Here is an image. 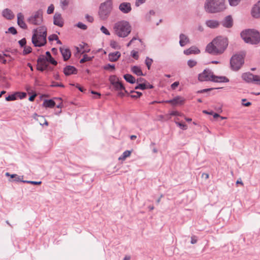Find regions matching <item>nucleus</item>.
<instances>
[{"label":"nucleus","instance_id":"1","mask_svg":"<svg viewBox=\"0 0 260 260\" xmlns=\"http://www.w3.org/2000/svg\"><path fill=\"white\" fill-rule=\"evenodd\" d=\"M228 45L226 38L218 36L209 43L206 47V51L210 54L218 55L224 52Z\"/></svg>","mask_w":260,"mask_h":260},{"label":"nucleus","instance_id":"2","mask_svg":"<svg viewBox=\"0 0 260 260\" xmlns=\"http://www.w3.org/2000/svg\"><path fill=\"white\" fill-rule=\"evenodd\" d=\"M47 28L42 26L33 30L32 43L35 47H42L47 43Z\"/></svg>","mask_w":260,"mask_h":260},{"label":"nucleus","instance_id":"3","mask_svg":"<svg viewBox=\"0 0 260 260\" xmlns=\"http://www.w3.org/2000/svg\"><path fill=\"white\" fill-rule=\"evenodd\" d=\"M241 37L244 42L250 44H257L260 42V34L254 29H247L241 32Z\"/></svg>","mask_w":260,"mask_h":260},{"label":"nucleus","instance_id":"4","mask_svg":"<svg viewBox=\"0 0 260 260\" xmlns=\"http://www.w3.org/2000/svg\"><path fill=\"white\" fill-rule=\"evenodd\" d=\"M204 8L209 13H215L225 9L224 0H206Z\"/></svg>","mask_w":260,"mask_h":260},{"label":"nucleus","instance_id":"5","mask_svg":"<svg viewBox=\"0 0 260 260\" xmlns=\"http://www.w3.org/2000/svg\"><path fill=\"white\" fill-rule=\"evenodd\" d=\"M114 29L119 37L125 38L131 32V26L128 21L122 20L114 24Z\"/></svg>","mask_w":260,"mask_h":260},{"label":"nucleus","instance_id":"6","mask_svg":"<svg viewBox=\"0 0 260 260\" xmlns=\"http://www.w3.org/2000/svg\"><path fill=\"white\" fill-rule=\"evenodd\" d=\"M244 63V55L240 54L234 55L230 59V65L232 70L238 71Z\"/></svg>","mask_w":260,"mask_h":260},{"label":"nucleus","instance_id":"7","mask_svg":"<svg viewBox=\"0 0 260 260\" xmlns=\"http://www.w3.org/2000/svg\"><path fill=\"white\" fill-rule=\"evenodd\" d=\"M43 21V11L41 9L35 12L27 19V21L28 23L35 25H40Z\"/></svg>","mask_w":260,"mask_h":260},{"label":"nucleus","instance_id":"8","mask_svg":"<svg viewBox=\"0 0 260 260\" xmlns=\"http://www.w3.org/2000/svg\"><path fill=\"white\" fill-rule=\"evenodd\" d=\"M112 10L110 4L107 3H102L99 9V15L102 20H105L107 19Z\"/></svg>","mask_w":260,"mask_h":260},{"label":"nucleus","instance_id":"9","mask_svg":"<svg viewBox=\"0 0 260 260\" xmlns=\"http://www.w3.org/2000/svg\"><path fill=\"white\" fill-rule=\"evenodd\" d=\"M214 74L213 72L210 69H205L204 71L199 74L198 80L200 81H211L213 78Z\"/></svg>","mask_w":260,"mask_h":260},{"label":"nucleus","instance_id":"10","mask_svg":"<svg viewBox=\"0 0 260 260\" xmlns=\"http://www.w3.org/2000/svg\"><path fill=\"white\" fill-rule=\"evenodd\" d=\"M184 99L181 96H177L175 97L172 100H167V101H154L152 102V104H154L155 103H169L171 104L172 106H176V105H182L184 104Z\"/></svg>","mask_w":260,"mask_h":260},{"label":"nucleus","instance_id":"11","mask_svg":"<svg viewBox=\"0 0 260 260\" xmlns=\"http://www.w3.org/2000/svg\"><path fill=\"white\" fill-rule=\"evenodd\" d=\"M119 10L124 14H127L132 10L131 4L127 2H123L119 6Z\"/></svg>","mask_w":260,"mask_h":260},{"label":"nucleus","instance_id":"12","mask_svg":"<svg viewBox=\"0 0 260 260\" xmlns=\"http://www.w3.org/2000/svg\"><path fill=\"white\" fill-rule=\"evenodd\" d=\"M53 24L59 27H62L64 24L61 15L58 13H55L53 17Z\"/></svg>","mask_w":260,"mask_h":260},{"label":"nucleus","instance_id":"13","mask_svg":"<svg viewBox=\"0 0 260 260\" xmlns=\"http://www.w3.org/2000/svg\"><path fill=\"white\" fill-rule=\"evenodd\" d=\"M63 73L67 76L77 74V69L72 66H67L63 69Z\"/></svg>","mask_w":260,"mask_h":260},{"label":"nucleus","instance_id":"14","mask_svg":"<svg viewBox=\"0 0 260 260\" xmlns=\"http://www.w3.org/2000/svg\"><path fill=\"white\" fill-rule=\"evenodd\" d=\"M222 25L226 28H231L233 25V20L231 15L226 16L221 22Z\"/></svg>","mask_w":260,"mask_h":260},{"label":"nucleus","instance_id":"15","mask_svg":"<svg viewBox=\"0 0 260 260\" xmlns=\"http://www.w3.org/2000/svg\"><path fill=\"white\" fill-rule=\"evenodd\" d=\"M251 15L255 18H260V1L253 7Z\"/></svg>","mask_w":260,"mask_h":260},{"label":"nucleus","instance_id":"16","mask_svg":"<svg viewBox=\"0 0 260 260\" xmlns=\"http://www.w3.org/2000/svg\"><path fill=\"white\" fill-rule=\"evenodd\" d=\"M60 51L63 57L64 61H67L69 59L71 55V52L69 48L60 47Z\"/></svg>","mask_w":260,"mask_h":260},{"label":"nucleus","instance_id":"17","mask_svg":"<svg viewBox=\"0 0 260 260\" xmlns=\"http://www.w3.org/2000/svg\"><path fill=\"white\" fill-rule=\"evenodd\" d=\"M46 57L44 55L40 56L39 57H43L45 61L51 63L54 66H56L57 64V62L51 56V53L49 51L46 52Z\"/></svg>","mask_w":260,"mask_h":260},{"label":"nucleus","instance_id":"18","mask_svg":"<svg viewBox=\"0 0 260 260\" xmlns=\"http://www.w3.org/2000/svg\"><path fill=\"white\" fill-rule=\"evenodd\" d=\"M24 16L21 13H19L17 14V24L18 25L23 29H26L27 25L23 20Z\"/></svg>","mask_w":260,"mask_h":260},{"label":"nucleus","instance_id":"19","mask_svg":"<svg viewBox=\"0 0 260 260\" xmlns=\"http://www.w3.org/2000/svg\"><path fill=\"white\" fill-rule=\"evenodd\" d=\"M2 15L4 17L8 20H11L14 18L15 15L12 11L9 9H5L2 12Z\"/></svg>","mask_w":260,"mask_h":260},{"label":"nucleus","instance_id":"20","mask_svg":"<svg viewBox=\"0 0 260 260\" xmlns=\"http://www.w3.org/2000/svg\"><path fill=\"white\" fill-rule=\"evenodd\" d=\"M121 53L119 51L110 53L108 55L109 61L112 62L116 61L120 57Z\"/></svg>","mask_w":260,"mask_h":260},{"label":"nucleus","instance_id":"21","mask_svg":"<svg viewBox=\"0 0 260 260\" xmlns=\"http://www.w3.org/2000/svg\"><path fill=\"white\" fill-rule=\"evenodd\" d=\"M200 53V50L195 46H192L189 48L185 50L184 51V53L185 55H190L191 54H198Z\"/></svg>","mask_w":260,"mask_h":260},{"label":"nucleus","instance_id":"22","mask_svg":"<svg viewBox=\"0 0 260 260\" xmlns=\"http://www.w3.org/2000/svg\"><path fill=\"white\" fill-rule=\"evenodd\" d=\"M179 39V44L181 47L184 46L189 42V39L188 37L183 34L180 35Z\"/></svg>","mask_w":260,"mask_h":260},{"label":"nucleus","instance_id":"23","mask_svg":"<svg viewBox=\"0 0 260 260\" xmlns=\"http://www.w3.org/2000/svg\"><path fill=\"white\" fill-rule=\"evenodd\" d=\"M211 81L214 82H229V79L225 76H217L214 75L213 78L211 79Z\"/></svg>","mask_w":260,"mask_h":260},{"label":"nucleus","instance_id":"24","mask_svg":"<svg viewBox=\"0 0 260 260\" xmlns=\"http://www.w3.org/2000/svg\"><path fill=\"white\" fill-rule=\"evenodd\" d=\"M206 24L210 28H215L219 25V23L215 20H208L206 21Z\"/></svg>","mask_w":260,"mask_h":260},{"label":"nucleus","instance_id":"25","mask_svg":"<svg viewBox=\"0 0 260 260\" xmlns=\"http://www.w3.org/2000/svg\"><path fill=\"white\" fill-rule=\"evenodd\" d=\"M253 74L250 72L244 73L242 75V78L247 83H252Z\"/></svg>","mask_w":260,"mask_h":260},{"label":"nucleus","instance_id":"26","mask_svg":"<svg viewBox=\"0 0 260 260\" xmlns=\"http://www.w3.org/2000/svg\"><path fill=\"white\" fill-rule=\"evenodd\" d=\"M131 71L135 74V75L141 76H145V75L143 73L142 70L140 67L137 66H134L131 68Z\"/></svg>","mask_w":260,"mask_h":260},{"label":"nucleus","instance_id":"27","mask_svg":"<svg viewBox=\"0 0 260 260\" xmlns=\"http://www.w3.org/2000/svg\"><path fill=\"white\" fill-rule=\"evenodd\" d=\"M113 86L116 90H119V91L124 90V92L126 93H127L128 95H129L128 91L125 89L124 85L122 84V83L121 82L119 81V82L116 83V84L113 85Z\"/></svg>","mask_w":260,"mask_h":260},{"label":"nucleus","instance_id":"28","mask_svg":"<svg viewBox=\"0 0 260 260\" xmlns=\"http://www.w3.org/2000/svg\"><path fill=\"white\" fill-rule=\"evenodd\" d=\"M124 79L125 81L131 84H134L136 82L135 78L131 74H126L123 76Z\"/></svg>","mask_w":260,"mask_h":260},{"label":"nucleus","instance_id":"29","mask_svg":"<svg viewBox=\"0 0 260 260\" xmlns=\"http://www.w3.org/2000/svg\"><path fill=\"white\" fill-rule=\"evenodd\" d=\"M55 103L52 100H45L43 102V106L47 108H53L55 106Z\"/></svg>","mask_w":260,"mask_h":260},{"label":"nucleus","instance_id":"30","mask_svg":"<svg viewBox=\"0 0 260 260\" xmlns=\"http://www.w3.org/2000/svg\"><path fill=\"white\" fill-rule=\"evenodd\" d=\"M47 61H45L43 57H39L37 59L38 64L42 65L45 70L48 68L49 65L46 63Z\"/></svg>","mask_w":260,"mask_h":260},{"label":"nucleus","instance_id":"31","mask_svg":"<svg viewBox=\"0 0 260 260\" xmlns=\"http://www.w3.org/2000/svg\"><path fill=\"white\" fill-rule=\"evenodd\" d=\"M131 154V151L129 150H126L123 152L122 154L119 157V160H124L125 158L129 156H130Z\"/></svg>","mask_w":260,"mask_h":260},{"label":"nucleus","instance_id":"32","mask_svg":"<svg viewBox=\"0 0 260 260\" xmlns=\"http://www.w3.org/2000/svg\"><path fill=\"white\" fill-rule=\"evenodd\" d=\"M93 58V56L90 57L87 54H84L83 56V58L80 60V62L81 63H83L86 61H90Z\"/></svg>","mask_w":260,"mask_h":260},{"label":"nucleus","instance_id":"33","mask_svg":"<svg viewBox=\"0 0 260 260\" xmlns=\"http://www.w3.org/2000/svg\"><path fill=\"white\" fill-rule=\"evenodd\" d=\"M109 81L112 85L119 82V81L118 80V79H117L115 75L110 76L109 77Z\"/></svg>","mask_w":260,"mask_h":260},{"label":"nucleus","instance_id":"34","mask_svg":"<svg viewBox=\"0 0 260 260\" xmlns=\"http://www.w3.org/2000/svg\"><path fill=\"white\" fill-rule=\"evenodd\" d=\"M130 93H134V94H131L130 95V96L132 98H140L141 96H142V92H139V91H135L134 90H131L130 91Z\"/></svg>","mask_w":260,"mask_h":260},{"label":"nucleus","instance_id":"35","mask_svg":"<svg viewBox=\"0 0 260 260\" xmlns=\"http://www.w3.org/2000/svg\"><path fill=\"white\" fill-rule=\"evenodd\" d=\"M152 62H153V60L152 58H150L149 57H146V59L145 60V63L148 70H150Z\"/></svg>","mask_w":260,"mask_h":260},{"label":"nucleus","instance_id":"36","mask_svg":"<svg viewBox=\"0 0 260 260\" xmlns=\"http://www.w3.org/2000/svg\"><path fill=\"white\" fill-rule=\"evenodd\" d=\"M147 89V84L145 83H139L135 87V89L145 90Z\"/></svg>","mask_w":260,"mask_h":260},{"label":"nucleus","instance_id":"37","mask_svg":"<svg viewBox=\"0 0 260 260\" xmlns=\"http://www.w3.org/2000/svg\"><path fill=\"white\" fill-rule=\"evenodd\" d=\"M155 12L153 10H150L149 12L147 13L145 15V19L150 21L151 20V16L155 15Z\"/></svg>","mask_w":260,"mask_h":260},{"label":"nucleus","instance_id":"38","mask_svg":"<svg viewBox=\"0 0 260 260\" xmlns=\"http://www.w3.org/2000/svg\"><path fill=\"white\" fill-rule=\"evenodd\" d=\"M252 82L260 85V76L253 74Z\"/></svg>","mask_w":260,"mask_h":260},{"label":"nucleus","instance_id":"39","mask_svg":"<svg viewBox=\"0 0 260 260\" xmlns=\"http://www.w3.org/2000/svg\"><path fill=\"white\" fill-rule=\"evenodd\" d=\"M31 51H32V49H31V47L25 46L24 47V50L23 51V54L24 55H27V54L30 53L31 52Z\"/></svg>","mask_w":260,"mask_h":260},{"label":"nucleus","instance_id":"40","mask_svg":"<svg viewBox=\"0 0 260 260\" xmlns=\"http://www.w3.org/2000/svg\"><path fill=\"white\" fill-rule=\"evenodd\" d=\"M70 0H60V6L62 9L68 6L69 4Z\"/></svg>","mask_w":260,"mask_h":260},{"label":"nucleus","instance_id":"41","mask_svg":"<svg viewBox=\"0 0 260 260\" xmlns=\"http://www.w3.org/2000/svg\"><path fill=\"white\" fill-rule=\"evenodd\" d=\"M197 64V62L196 60L189 59L187 61V65L190 68H193L196 66Z\"/></svg>","mask_w":260,"mask_h":260},{"label":"nucleus","instance_id":"42","mask_svg":"<svg viewBox=\"0 0 260 260\" xmlns=\"http://www.w3.org/2000/svg\"><path fill=\"white\" fill-rule=\"evenodd\" d=\"M176 124L182 129L185 130L187 128V126L186 124L184 123H181L180 122H176Z\"/></svg>","mask_w":260,"mask_h":260},{"label":"nucleus","instance_id":"43","mask_svg":"<svg viewBox=\"0 0 260 260\" xmlns=\"http://www.w3.org/2000/svg\"><path fill=\"white\" fill-rule=\"evenodd\" d=\"M241 0H229L230 5L231 6H237Z\"/></svg>","mask_w":260,"mask_h":260},{"label":"nucleus","instance_id":"44","mask_svg":"<svg viewBox=\"0 0 260 260\" xmlns=\"http://www.w3.org/2000/svg\"><path fill=\"white\" fill-rule=\"evenodd\" d=\"M6 32H10L12 35H16L17 34V31L14 27L11 26L8 28V31H6Z\"/></svg>","mask_w":260,"mask_h":260},{"label":"nucleus","instance_id":"45","mask_svg":"<svg viewBox=\"0 0 260 260\" xmlns=\"http://www.w3.org/2000/svg\"><path fill=\"white\" fill-rule=\"evenodd\" d=\"M50 87H64V86L62 83H59L57 82H55V81H52V84L50 85Z\"/></svg>","mask_w":260,"mask_h":260},{"label":"nucleus","instance_id":"46","mask_svg":"<svg viewBox=\"0 0 260 260\" xmlns=\"http://www.w3.org/2000/svg\"><path fill=\"white\" fill-rule=\"evenodd\" d=\"M15 100H16V96L15 94L9 95L6 98V100L7 101H15Z\"/></svg>","mask_w":260,"mask_h":260},{"label":"nucleus","instance_id":"47","mask_svg":"<svg viewBox=\"0 0 260 260\" xmlns=\"http://www.w3.org/2000/svg\"><path fill=\"white\" fill-rule=\"evenodd\" d=\"M22 182L29 183L33 185H40L42 183L41 181H22Z\"/></svg>","mask_w":260,"mask_h":260},{"label":"nucleus","instance_id":"48","mask_svg":"<svg viewBox=\"0 0 260 260\" xmlns=\"http://www.w3.org/2000/svg\"><path fill=\"white\" fill-rule=\"evenodd\" d=\"M76 25L78 28H80V29H82L83 30H86L87 28V26L85 24H83L81 22H79L78 23H77Z\"/></svg>","mask_w":260,"mask_h":260},{"label":"nucleus","instance_id":"49","mask_svg":"<svg viewBox=\"0 0 260 260\" xmlns=\"http://www.w3.org/2000/svg\"><path fill=\"white\" fill-rule=\"evenodd\" d=\"M110 46L115 49H119V47L117 44V43L115 41H111L110 42Z\"/></svg>","mask_w":260,"mask_h":260},{"label":"nucleus","instance_id":"50","mask_svg":"<svg viewBox=\"0 0 260 260\" xmlns=\"http://www.w3.org/2000/svg\"><path fill=\"white\" fill-rule=\"evenodd\" d=\"M101 31L104 34L109 36L110 33L109 31L104 26H102L100 28Z\"/></svg>","mask_w":260,"mask_h":260},{"label":"nucleus","instance_id":"51","mask_svg":"<svg viewBox=\"0 0 260 260\" xmlns=\"http://www.w3.org/2000/svg\"><path fill=\"white\" fill-rule=\"evenodd\" d=\"M115 69V68L114 64H111L110 63H108L104 67V69H105L106 70H108L109 69H111L112 70H114Z\"/></svg>","mask_w":260,"mask_h":260},{"label":"nucleus","instance_id":"52","mask_svg":"<svg viewBox=\"0 0 260 260\" xmlns=\"http://www.w3.org/2000/svg\"><path fill=\"white\" fill-rule=\"evenodd\" d=\"M54 10V7L53 4L50 5L47 9V13L48 14H50L53 13Z\"/></svg>","mask_w":260,"mask_h":260},{"label":"nucleus","instance_id":"53","mask_svg":"<svg viewBox=\"0 0 260 260\" xmlns=\"http://www.w3.org/2000/svg\"><path fill=\"white\" fill-rule=\"evenodd\" d=\"M18 43L21 47H24L25 46V45L26 43V41L25 38H23L21 40H19L18 41Z\"/></svg>","mask_w":260,"mask_h":260},{"label":"nucleus","instance_id":"54","mask_svg":"<svg viewBox=\"0 0 260 260\" xmlns=\"http://www.w3.org/2000/svg\"><path fill=\"white\" fill-rule=\"evenodd\" d=\"M246 99H243L242 100V105L245 107H249L251 105V103L249 102H246Z\"/></svg>","mask_w":260,"mask_h":260},{"label":"nucleus","instance_id":"55","mask_svg":"<svg viewBox=\"0 0 260 260\" xmlns=\"http://www.w3.org/2000/svg\"><path fill=\"white\" fill-rule=\"evenodd\" d=\"M246 99H243L242 100V105L245 107H249L251 105V103L249 102H246Z\"/></svg>","mask_w":260,"mask_h":260},{"label":"nucleus","instance_id":"56","mask_svg":"<svg viewBox=\"0 0 260 260\" xmlns=\"http://www.w3.org/2000/svg\"><path fill=\"white\" fill-rule=\"evenodd\" d=\"M131 55L135 59H138L139 58L138 52L136 51H135V50L132 51Z\"/></svg>","mask_w":260,"mask_h":260},{"label":"nucleus","instance_id":"57","mask_svg":"<svg viewBox=\"0 0 260 260\" xmlns=\"http://www.w3.org/2000/svg\"><path fill=\"white\" fill-rule=\"evenodd\" d=\"M214 89H215L214 88H209L204 89H202V90L198 91L197 92L199 93H205V92H207L208 91H211Z\"/></svg>","mask_w":260,"mask_h":260},{"label":"nucleus","instance_id":"58","mask_svg":"<svg viewBox=\"0 0 260 260\" xmlns=\"http://www.w3.org/2000/svg\"><path fill=\"white\" fill-rule=\"evenodd\" d=\"M35 115H36L38 117L40 118V119H41L42 120L44 121V123H40L41 125H48V122L46 121V120L44 118V117L43 116L38 115L37 114H35Z\"/></svg>","mask_w":260,"mask_h":260},{"label":"nucleus","instance_id":"59","mask_svg":"<svg viewBox=\"0 0 260 260\" xmlns=\"http://www.w3.org/2000/svg\"><path fill=\"white\" fill-rule=\"evenodd\" d=\"M58 38V36L56 34H52L48 37V39L50 41L56 40Z\"/></svg>","mask_w":260,"mask_h":260},{"label":"nucleus","instance_id":"60","mask_svg":"<svg viewBox=\"0 0 260 260\" xmlns=\"http://www.w3.org/2000/svg\"><path fill=\"white\" fill-rule=\"evenodd\" d=\"M22 181H23V180H22L20 178V177L19 176H18V175H17V177H15L14 178V180L9 179V181H10V182L15 181V182H22Z\"/></svg>","mask_w":260,"mask_h":260},{"label":"nucleus","instance_id":"61","mask_svg":"<svg viewBox=\"0 0 260 260\" xmlns=\"http://www.w3.org/2000/svg\"><path fill=\"white\" fill-rule=\"evenodd\" d=\"M146 0H136L135 2V6L136 7H139L141 5L144 4Z\"/></svg>","mask_w":260,"mask_h":260},{"label":"nucleus","instance_id":"62","mask_svg":"<svg viewBox=\"0 0 260 260\" xmlns=\"http://www.w3.org/2000/svg\"><path fill=\"white\" fill-rule=\"evenodd\" d=\"M138 40L140 42H142V40L140 39H138L136 37H134L126 45L127 47H129L135 40Z\"/></svg>","mask_w":260,"mask_h":260},{"label":"nucleus","instance_id":"63","mask_svg":"<svg viewBox=\"0 0 260 260\" xmlns=\"http://www.w3.org/2000/svg\"><path fill=\"white\" fill-rule=\"evenodd\" d=\"M85 18L89 22H92L94 20L93 17L91 16L88 14H86L85 15Z\"/></svg>","mask_w":260,"mask_h":260},{"label":"nucleus","instance_id":"64","mask_svg":"<svg viewBox=\"0 0 260 260\" xmlns=\"http://www.w3.org/2000/svg\"><path fill=\"white\" fill-rule=\"evenodd\" d=\"M179 85V82L178 81H176V82H174L171 85V88L173 89H175L176 88V87H177Z\"/></svg>","mask_w":260,"mask_h":260}]
</instances>
